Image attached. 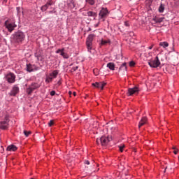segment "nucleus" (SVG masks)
Instances as JSON below:
<instances>
[{
  "instance_id": "f257e3e1",
  "label": "nucleus",
  "mask_w": 179,
  "mask_h": 179,
  "mask_svg": "<svg viewBox=\"0 0 179 179\" xmlns=\"http://www.w3.org/2000/svg\"><path fill=\"white\" fill-rule=\"evenodd\" d=\"M0 129H8L9 125V115L5 112L0 113Z\"/></svg>"
},
{
  "instance_id": "f03ea898",
  "label": "nucleus",
  "mask_w": 179,
  "mask_h": 179,
  "mask_svg": "<svg viewBox=\"0 0 179 179\" xmlns=\"http://www.w3.org/2000/svg\"><path fill=\"white\" fill-rule=\"evenodd\" d=\"M13 40L15 43H22L26 38V35L22 31H17L15 32L13 35Z\"/></svg>"
},
{
  "instance_id": "7ed1b4c3",
  "label": "nucleus",
  "mask_w": 179,
  "mask_h": 179,
  "mask_svg": "<svg viewBox=\"0 0 179 179\" xmlns=\"http://www.w3.org/2000/svg\"><path fill=\"white\" fill-rule=\"evenodd\" d=\"M4 26L8 29L9 33H12L13 30L17 27V25H16V22L13 19H8L5 21Z\"/></svg>"
},
{
  "instance_id": "20e7f679",
  "label": "nucleus",
  "mask_w": 179,
  "mask_h": 179,
  "mask_svg": "<svg viewBox=\"0 0 179 179\" xmlns=\"http://www.w3.org/2000/svg\"><path fill=\"white\" fill-rule=\"evenodd\" d=\"M40 86L41 85L38 83L33 82L28 85V87H27L26 93L28 94V96H30L34 92V90L40 89Z\"/></svg>"
},
{
  "instance_id": "39448f33",
  "label": "nucleus",
  "mask_w": 179,
  "mask_h": 179,
  "mask_svg": "<svg viewBox=\"0 0 179 179\" xmlns=\"http://www.w3.org/2000/svg\"><path fill=\"white\" fill-rule=\"evenodd\" d=\"M94 37H96V35L91 34L87 38L86 45L88 52H92L93 48V38H94Z\"/></svg>"
},
{
  "instance_id": "423d86ee",
  "label": "nucleus",
  "mask_w": 179,
  "mask_h": 179,
  "mask_svg": "<svg viewBox=\"0 0 179 179\" xmlns=\"http://www.w3.org/2000/svg\"><path fill=\"white\" fill-rule=\"evenodd\" d=\"M108 15H110V12H108V9H107V8L103 7L99 13V20H102V22H105Z\"/></svg>"
},
{
  "instance_id": "0eeeda50",
  "label": "nucleus",
  "mask_w": 179,
  "mask_h": 179,
  "mask_svg": "<svg viewBox=\"0 0 179 179\" xmlns=\"http://www.w3.org/2000/svg\"><path fill=\"white\" fill-rule=\"evenodd\" d=\"M111 137L110 136H101L99 139L97 138L96 139V143L99 144V143H101V145L102 146H107L108 142H110L111 141Z\"/></svg>"
},
{
  "instance_id": "6e6552de",
  "label": "nucleus",
  "mask_w": 179,
  "mask_h": 179,
  "mask_svg": "<svg viewBox=\"0 0 179 179\" xmlns=\"http://www.w3.org/2000/svg\"><path fill=\"white\" fill-rule=\"evenodd\" d=\"M148 65H150V68H159V66H160L159 56H157L155 59L149 60Z\"/></svg>"
},
{
  "instance_id": "1a4fd4ad",
  "label": "nucleus",
  "mask_w": 179,
  "mask_h": 179,
  "mask_svg": "<svg viewBox=\"0 0 179 179\" xmlns=\"http://www.w3.org/2000/svg\"><path fill=\"white\" fill-rule=\"evenodd\" d=\"M38 69H40V68L35 64H27L26 65L27 72H34V71H38Z\"/></svg>"
},
{
  "instance_id": "9d476101",
  "label": "nucleus",
  "mask_w": 179,
  "mask_h": 179,
  "mask_svg": "<svg viewBox=\"0 0 179 179\" xmlns=\"http://www.w3.org/2000/svg\"><path fill=\"white\" fill-rule=\"evenodd\" d=\"M6 78L8 83H15L16 82V76L13 73L7 74Z\"/></svg>"
},
{
  "instance_id": "9b49d317",
  "label": "nucleus",
  "mask_w": 179,
  "mask_h": 179,
  "mask_svg": "<svg viewBox=\"0 0 179 179\" xmlns=\"http://www.w3.org/2000/svg\"><path fill=\"white\" fill-rule=\"evenodd\" d=\"M140 89L138 87H134L133 88H129L127 92V96H132L133 94H138L140 92Z\"/></svg>"
},
{
  "instance_id": "f8f14e48",
  "label": "nucleus",
  "mask_w": 179,
  "mask_h": 179,
  "mask_svg": "<svg viewBox=\"0 0 179 179\" xmlns=\"http://www.w3.org/2000/svg\"><path fill=\"white\" fill-rule=\"evenodd\" d=\"M19 87L17 85H15L8 94L9 96H15L19 93Z\"/></svg>"
},
{
  "instance_id": "ddd939ff",
  "label": "nucleus",
  "mask_w": 179,
  "mask_h": 179,
  "mask_svg": "<svg viewBox=\"0 0 179 179\" xmlns=\"http://www.w3.org/2000/svg\"><path fill=\"white\" fill-rule=\"evenodd\" d=\"M106 85H107L106 83L104 82H100V83H92V86H94V87H96V89H101V90H103V89H104V87L106 86Z\"/></svg>"
},
{
  "instance_id": "4468645a",
  "label": "nucleus",
  "mask_w": 179,
  "mask_h": 179,
  "mask_svg": "<svg viewBox=\"0 0 179 179\" xmlns=\"http://www.w3.org/2000/svg\"><path fill=\"white\" fill-rule=\"evenodd\" d=\"M163 20H164V17H159V16H155L152 20V24H156L157 23H162V22H163Z\"/></svg>"
},
{
  "instance_id": "2eb2a0df",
  "label": "nucleus",
  "mask_w": 179,
  "mask_h": 179,
  "mask_svg": "<svg viewBox=\"0 0 179 179\" xmlns=\"http://www.w3.org/2000/svg\"><path fill=\"white\" fill-rule=\"evenodd\" d=\"M51 5H52V1H49L46 3V4L43 5L41 8V10H42V12H45V10H47V9L48 8H50V6H51Z\"/></svg>"
},
{
  "instance_id": "dca6fc26",
  "label": "nucleus",
  "mask_w": 179,
  "mask_h": 179,
  "mask_svg": "<svg viewBox=\"0 0 179 179\" xmlns=\"http://www.w3.org/2000/svg\"><path fill=\"white\" fill-rule=\"evenodd\" d=\"M67 6L69 9H73L76 6L75 1L73 0H69L67 2Z\"/></svg>"
},
{
  "instance_id": "f3484780",
  "label": "nucleus",
  "mask_w": 179,
  "mask_h": 179,
  "mask_svg": "<svg viewBox=\"0 0 179 179\" xmlns=\"http://www.w3.org/2000/svg\"><path fill=\"white\" fill-rule=\"evenodd\" d=\"M6 150L8 152H16V150H17V147L15 145H10L7 147Z\"/></svg>"
},
{
  "instance_id": "a211bd4d",
  "label": "nucleus",
  "mask_w": 179,
  "mask_h": 179,
  "mask_svg": "<svg viewBox=\"0 0 179 179\" xmlns=\"http://www.w3.org/2000/svg\"><path fill=\"white\" fill-rule=\"evenodd\" d=\"M58 73H59V71L55 70L52 73L49 74V76L52 78V79H55L57 76H58Z\"/></svg>"
},
{
  "instance_id": "6ab92c4d",
  "label": "nucleus",
  "mask_w": 179,
  "mask_h": 179,
  "mask_svg": "<svg viewBox=\"0 0 179 179\" xmlns=\"http://www.w3.org/2000/svg\"><path fill=\"white\" fill-rule=\"evenodd\" d=\"M148 121V118L146 117H142L141 120L139 124H138V128H141V127H143L145 125V123Z\"/></svg>"
},
{
  "instance_id": "aec40b11",
  "label": "nucleus",
  "mask_w": 179,
  "mask_h": 179,
  "mask_svg": "<svg viewBox=\"0 0 179 179\" xmlns=\"http://www.w3.org/2000/svg\"><path fill=\"white\" fill-rule=\"evenodd\" d=\"M107 68H108L110 71H115V64H114L113 62H109L107 64Z\"/></svg>"
},
{
  "instance_id": "412c9836",
  "label": "nucleus",
  "mask_w": 179,
  "mask_h": 179,
  "mask_svg": "<svg viewBox=\"0 0 179 179\" xmlns=\"http://www.w3.org/2000/svg\"><path fill=\"white\" fill-rule=\"evenodd\" d=\"M119 71H123V72H127V63H123L119 68Z\"/></svg>"
},
{
  "instance_id": "4be33fe9",
  "label": "nucleus",
  "mask_w": 179,
  "mask_h": 179,
  "mask_svg": "<svg viewBox=\"0 0 179 179\" xmlns=\"http://www.w3.org/2000/svg\"><path fill=\"white\" fill-rule=\"evenodd\" d=\"M160 47H163V48H167L169 47V43L166 41L159 43Z\"/></svg>"
},
{
  "instance_id": "5701e85b",
  "label": "nucleus",
  "mask_w": 179,
  "mask_h": 179,
  "mask_svg": "<svg viewBox=\"0 0 179 179\" xmlns=\"http://www.w3.org/2000/svg\"><path fill=\"white\" fill-rule=\"evenodd\" d=\"M54 78H52V77H50V76H48L46 77V79L45 80V83H51V82H52V80Z\"/></svg>"
},
{
  "instance_id": "b1692460",
  "label": "nucleus",
  "mask_w": 179,
  "mask_h": 179,
  "mask_svg": "<svg viewBox=\"0 0 179 179\" xmlns=\"http://www.w3.org/2000/svg\"><path fill=\"white\" fill-rule=\"evenodd\" d=\"M164 12V6H163V4H161L160 6L159 7V13H163Z\"/></svg>"
},
{
  "instance_id": "393cba45",
  "label": "nucleus",
  "mask_w": 179,
  "mask_h": 179,
  "mask_svg": "<svg viewBox=\"0 0 179 179\" xmlns=\"http://www.w3.org/2000/svg\"><path fill=\"white\" fill-rule=\"evenodd\" d=\"M110 43V40H107V41H104V40H102L101 41V43L100 45H106L107 44Z\"/></svg>"
},
{
  "instance_id": "a878e982",
  "label": "nucleus",
  "mask_w": 179,
  "mask_h": 179,
  "mask_svg": "<svg viewBox=\"0 0 179 179\" xmlns=\"http://www.w3.org/2000/svg\"><path fill=\"white\" fill-rule=\"evenodd\" d=\"M87 16H90V17H94L96 16V13L93 12V11H88L87 13Z\"/></svg>"
},
{
  "instance_id": "bb28decb",
  "label": "nucleus",
  "mask_w": 179,
  "mask_h": 179,
  "mask_svg": "<svg viewBox=\"0 0 179 179\" xmlns=\"http://www.w3.org/2000/svg\"><path fill=\"white\" fill-rule=\"evenodd\" d=\"M36 58H37L38 61H43V59L41 58V55H38V53L35 54Z\"/></svg>"
},
{
  "instance_id": "cd10ccee",
  "label": "nucleus",
  "mask_w": 179,
  "mask_h": 179,
  "mask_svg": "<svg viewBox=\"0 0 179 179\" xmlns=\"http://www.w3.org/2000/svg\"><path fill=\"white\" fill-rule=\"evenodd\" d=\"M124 148H125V145H124V144L119 145L120 152H124Z\"/></svg>"
},
{
  "instance_id": "c85d7f7f",
  "label": "nucleus",
  "mask_w": 179,
  "mask_h": 179,
  "mask_svg": "<svg viewBox=\"0 0 179 179\" xmlns=\"http://www.w3.org/2000/svg\"><path fill=\"white\" fill-rule=\"evenodd\" d=\"M60 55L62 57H63V58H68V55H66L65 52H64V51H62L61 53H60Z\"/></svg>"
},
{
  "instance_id": "c756f323",
  "label": "nucleus",
  "mask_w": 179,
  "mask_h": 179,
  "mask_svg": "<svg viewBox=\"0 0 179 179\" xmlns=\"http://www.w3.org/2000/svg\"><path fill=\"white\" fill-rule=\"evenodd\" d=\"M90 5H93L94 3V0H85Z\"/></svg>"
},
{
  "instance_id": "7c9ffc66",
  "label": "nucleus",
  "mask_w": 179,
  "mask_h": 179,
  "mask_svg": "<svg viewBox=\"0 0 179 179\" xmlns=\"http://www.w3.org/2000/svg\"><path fill=\"white\" fill-rule=\"evenodd\" d=\"M30 134H31V132L30 131H24V134L25 135V136H29V135H30Z\"/></svg>"
},
{
  "instance_id": "2f4dec72",
  "label": "nucleus",
  "mask_w": 179,
  "mask_h": 179,
  "mask_svg": "<svg viewBox=\"0 0 179 179\" xmlns=\"http://www.w3.org/2000/svg\"><path fill=\"white\" fill-rule=\"evenodd\" d=\"M131 24H129V21H125L124 22V26H126V27H129Z\"/></svg>"
},
{
  "instance_id": "473e14b6",
  "label": "nucleus",
  "mask_w": 179,
  "mask_h": 179,
  "mask_svg": "<svg viewBox=\"0 0 179 179\" xmlns=\"http://www.w3.org/2000/svg\"><path fill=\"white\" fill-rule=\"evenodd\" d=\"M173 149L174 155H177V153H178V150H177L176 147H173Z\"/></svg>"
},
{
  "instance_id": "72a5a7b5",
  "label": "nucleus",
  "mask_w": 179,
  "mask_h": 179,
  "mask_svg": "<svg viewBox=\"0 0 179 179\" xmlns=\"http://www.w3.org/2000/svg\"><path fill=\"white\" fill-rule=\"evenodd\" d=\"M52 125H54V121L53 120H50L48 123V126L49 127H52Z\"/></svg>"
},
{
  "instance_id": "f704fd0d",
  "label": "nucleus",
  "mask_w": 179,
  "mask_h": 179,
  "mask_svg": "<svg viewBox=\"0 0 179 179\" xmlns=\"http://www.w3.org/2000/svg\"><path fill=\"white\" fill-rule=\"evenodd\" d=\"M62 51H64V49H58V50L56 51V54H59V52H60V54H61V52H62Z\"/></svg>"
},
{
  "instance_id": "c9c22d12",
  "label": "nucleus",
  "mask_w": 179,
  "mask_h": 179,
  "mask_svg": "<svg viewBox=\"0 0 179 179\" xmlns=\"http://www.w3.org/2000/svg\"><path fill=\"white\" fill-rule=\"evenodd\" d=\"M129 65L131 66H135V62L134 61H131V62H129Z\"/></svg>"
},
{
  "instance_id": "e433bc0d",
  "label": "nucleus",
  "mask_w": 179,
  "mask_h": 179,
  "mask_svg": "<svg viewBox=\"0 0 179 179\" xmlns=\"http://www.w3.org/2000/svg\"><path fill=\"white\" fill-rule=\"evenodd\" d=\"M16 9L18 15H20V7H17Z\"/></svg>"
},
{
  "instance_id": "4c0bfd02",
  "label": "nucleus",
  "mask_w": 179,
  "mask_h": 179,
  "mask_svg": "<svg viewBox=\"0 0 179 179\" xmlns=\"http://www.w3.org/2000/svg\"><path fill=\"white\" fill-rule=\"evenodd\" d=\"M84 164H87L89 166V164H90V162H89V160H85Z\"/></svg>"
},
{
  "instance_id": "58836bf2",
  "label": "nucleus",
  "mask_w": 179,
  "mask_h": 179,
  "mask_svg": "<svg viewBox=\"0 0 179 179\" xmlns=\"http://www.w3.org/2000/svg\"><path fill=\"white\" fill-rule=\"evenodd\" d=\"M50 96H55V91H54V90L51 91Z\"/></svg>"
},
{
  "instance_id": "ea45409f",
  "label": "nucleus",
  "mask_w": 179,
  "mask_h": 179,
  "mask_svg": "<svg viewBox=\"0 0 179 179\" xmlns=\"http://www.w3.org/2000/svg\"><path fill=\"white\" fill-rule=\"evenodd\" d=\"M99 24H100V22H99L97 24H95L94 26V27H99Z\"/></svg>"
},
{
  "instance_id": "a19ab883",
  "label": "nucleus",
  "mask_w": 179,
  "mask_h": 179,
  "mask_svg": "<svg viewBox=\"0 0 179 179\" xmlns=\"http://www.w3.org/2000/svg\"><path fill=\"white\" fill-rule=\"evenodd\" d=\"M152 48H153V45L148 47V50H152Z\"/></svg>"
},
{
  "instance_id": "79ce46f5",
  "label": "nucleus",
  "mask_w": 179,
  "mask_h": 179,
  "mask_svg": "<svg viewBox=\"0 0 179 179\" xmlns=\"http://www.w3.org/2000/svg\"><path fill=\"white\" fill-rule=\"evenodd\" d=\"M73 71H76L78 69V66L73 68Z\"/></svg>"
},
{
  "instance_id": "37998d69",
  "label": "nucleus",
  "mask_w": 179,
  "mask_h": 179,
  "mask_svg": "<svg viewBox=\"0 0 179 179\" xmlns=\"http://www.w3.org/2000/svg\"><path fill=\"white\" fill-rule=\"evenodd\" d=\"M87 31H92V28H89Z\"/></svg>"
},
{
  "instance_id": "c03bdc74",
  "label": "nucleus",
  "mask_w": 179,
  "mask_h": 179,
  "mask_svg": "<svg viewBox=\"0 0 179 179\" xmlns=\"http://www.w3.org/2000/svg\"><path fill=\"white\" fill-rule=\"evenodd\" d=\"M49 13H54V11H52V10L49 11Z\"/></svg>"
},
{
  "instance_id": "a18cd8bd",
  "label": "nucleus",
  "mask_w": 179,
  "mask_h": 179,
  "mask_svg": "<svg viewBox=\"0 0 179 179\" xmlns=\"http://www.w3.org/2000/svg\"><path fill=\"white\" fill-rule=\"evenodd\" d=\"M73 95H74V96H76V92H73Z\"/></svg>"
},
{
  "instance_id": "49530a36",
  "label": "nucleus",
  "mask_w": 179,
  "mask_h": 179,
  "mask_svg": "<svg viewBox=\"0 0 179 179\" xmlns=\"http://www.w3.org/2000/svg\"><path fill=\"white\" fill-rule=\"evenodd\" d=\"M95 71H96V70H94V73Z\"/></svg>"
}]
</instances>
